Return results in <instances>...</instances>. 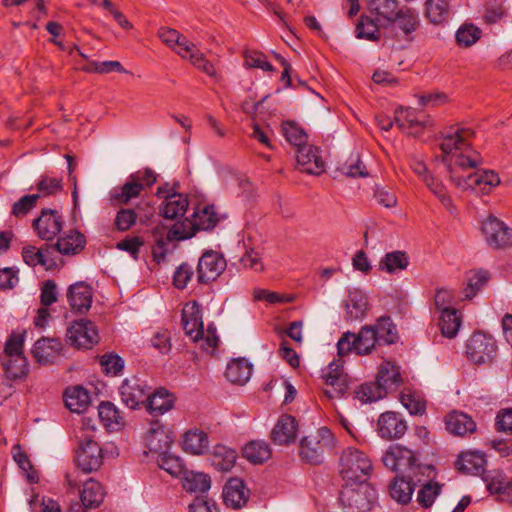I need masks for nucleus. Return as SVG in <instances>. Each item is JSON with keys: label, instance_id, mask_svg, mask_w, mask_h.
Returning a JSON list of instances; mask_svg holds the SVG:
<instances>
[{"label": "nucleus", "instance_id": "412c9836", "mask_svg": "<svg viewBox=\"0 0 512 512\" xmlns=\"http://www.w3.org/2000/svg\"><path fill=\"white\" fill-rule=\"evenodd\" d=\"M145 439L149 450L159 454L167 451L173 442L171 432L158 420L151 422Z\"/></svg>", "mask_w": 512, "mask_h": 512}, {"label": "nucleus", "instance_id": "c03bdc74", "mask_svg": "<svg viewBox=\"0 0 512 512\" xmlns=\"http://www.w3.org/2000/svg\"><path fill=\"white\" fill-rule=\"evenodd\" d=\"M193 226L196 230L209 231L216 227L219 217L213 205H205L194 212Z\"/></svg>", "mask_w": 512, "mask_h": 512}, {"label": "nucleus", "instance_id": "c9c22d12", "mask_svg": "<svg viewBox=\"0 0 512 512\" xmlns=\"http://www.w3.org/2000/svg\"><path fill=\"white\" fill-rule=\"evenodd\" d=\"M100 421L109 431H119L125 425L124 417L111 402H102L98 408Z\"/></svg>", "mask_w": 512, "mask_h": 512}, {"label": "nucleus", "instance_id": "1a4fd4ad", "mask_svg": "<svg viewBox=\"0 0 512 512\" xmlns=\"http://www.w3.org/2000/svg\"><path fill=\"white\" fill-rule=\"evenodd\" d=\"M481 231L486 244L493 250L512 248V228L494 215H489L483 222Z\"/></svg>", "mask_w": 512, "mask_h": 512}, {"label": "nucleus", "instance_id": "a211bd4d", "mask_svg": "<svg viewBox=\"0 0 512 512\" xmlns=\"http://www.w3.org/2000/svg\"><path fill=\"white\" fill-rule=\"evenodd\" d=\"M105 491L103 486L96 480H87L80 491L81 503H73L70 512H86V509L97 508L104 500Z\"/></svg>", "mask_w": 512, "mask_h": 512}, {"label": "nucleus", "instance_id": "f3484780", "mask_svg": "<svg viewBox=\"0 0 512 512\" xmlns=\"http://www.w3.org/2000/svg\"><path fill=\"white\" fill-rule=\"evenodd\" d=\"M63 224V217L53 209H43L40 216L33 221L38 237L45 241L53 240L61 232Z\"/></svg>", "mask_w": 512, "mask_h": 512}, {"label": "nucleus", "instance_id": "7c9ffc66", "mask_svg": "<svg viewBox=\"0 0 512 512\" xmlns=\"http://www.w3.org/2000/svg\"><path fill=\"white\" fill-rule=\"evenodd\" d=\"M485 454L480 451L462 452L457 461V468L467 474L482 475L486 467Z\"/></svg>", "mask_w": 512, "mask_h": 512}, {"label": "nucleus", "instance_id": "a19ab883", "mask_svg": "<svg viewBox=\"0 0 512 512\" xmlns=\"http://www.w3.org/2000/svg\"><path fill=\"white\" fill-rule=\"evenodd\" d=\"M56 250L64 255L77 254L85 247L84 235L78 231H70L68 234L58 238L54 244Z\"/></svg>", "mask_w": 512, "mask_h": 512}, {"label": "nucleus", "instance_id": "603ef678", "mask_svg": "<svg viewBox=\"0 0 512 512\" xmlns=\"http://www.w3.org/2000/svg\"><path fill=\"white\" fill-rule=\"evenodd\" d=\"M400 402L411 415H422L426 411V401L421 395L410 389H404L401 392Z\"/></svg>", "mask_w": 512, "mask_h": 512}, {"label": "nucleus", "instance_id": "49530a36", "mask_svg": "<svg viewBox=\"0 0 512 512\" xmlns=\"http://www.w3.org/2000/svg\"><path fill=\"white\" fill-rule=\"evenodd\" d=\"M271 454L272 451L265 441H251L243 448V456L254 464L267 461Z\"/></svg>", "mask_w": 512, "mask_h": 512}, {"label": "nucleus", "instance_id": "37998d69", "mask_svg": "<svg viewBox=\"0 0 512 512\" xmlns=\"http://www.w3.org/2000/svg\"><path fill=\"white\" fill-rule=\"evenodd\" d=\"M373 332L379 341V345L394 344L398 339L396 326L388 316L380 317L374 325H371Z\"/></svg>", "mask_w": 512, "mask_h": 512}, {"label": "nucleus", "instance_id": "ddd939ff", "mask_svg": "<svg viewBox=\"0 0 512 512\" xmlns=\"http://www.w3.org/2000/svg\"><path fill=\"white\" fill-rule=\"evenodd\" d=\"M67 342L77 348L90 349L99 341L95 324L87 319L75 321L66 333Z\"/></svg>", "mask_w": 512, "mask_h": 512}, {"label": "nucleus", "instance_id": "20e7f679", "mask_svg": "<svg viewBox=\"0 0 512 512\" xmlns=\"http://www.w3.org/2000/svg\"><path fill=\"white\" fill-rule=\"evenodd\" d=\"M373 469L370 458L361 450L348 447L339 458V473L345 483L367 481Z\"/></svg>", "mask_w": 512, "mask_h": 512}, {"label": "nucleus", "instance_id": "2eb2a0df", "mask_svg": "<svg viewBox=\"0 0 512 512\" xmlns=\"http://www.w3.org/2000/svg\"><path fill=\"white\" fill-rule=\"evenodd\" d=\"M75 461L77 466L85 473L98 470L103 462L100 445L91 438L82 439L76 450Z\"/></svg>", "mask_w": 512, "mask_h": 512}, {"label": "nucleus", "instance_id": "4be33fe9", "mask_svg": "<svg viewBox=\"0 0 512 512\" xmlns=\"http://www.w3.org/2000/svg\"><path fill=\"white\" fill-rule=\"evenodd\" d=\"M147 393L146 386L136 378L125 379L119 388L122 402L130 409H135L140 404L145 403Z\"/></svg>", "mask_w": 512, "mask_h": 512}, {"label": "nucleus", "instance_id": "69168bd1", "mask_svg": "<svg viewBox=\"0 0 512 512\" xmlns=\"http://www.w3.org/2000/svg\"><path fill=\"white\" fill-rule=\"evenodd\" d=\"M37 189L43 196L55 195L63 189L62 179L50 176H42L37 184Z\"/></svg>", "mask_w": 512, "mask_h": 512}, {"label": "nucleus", "instance_id": "4468645a", "mask_svg": "<svg viewBox=\"0 0 512 512\" xmlns=\"http://www.w3.org/2000/svg\"><path fill=\"white\" fill-rule=\"evenodd\" d=\"M227 262L224 256L213 250L202 254L197 265V280L207 284L215 281L226 269Z\"/></svg>", "mask_w": 512, "mask_h": 512}, {"label": "nucleus", "instance_id": "423d86ee", "mask_svg": "<svg viewBox=\"0 0 512 512\" xmlns=\"http://www.w3.org/2000/svg\"><path fill=\"white\" fill-rule=\"evenodd\" d=\"M24 335L12 333L6 342L2 366L8 380L21 379L28 372L27 359L23 354Z\"/></svg>", "mask_w": 512, "mask_h": 512}, {"label": "nucleus", "instance_id": "a18cd8bd", "mask_svg": "<svg viewBox=\"0 0 512 512\" xmlns=\"http://www.w3.org/2000/svg\"><path fill=\"white\" fill-rule=\"evenodd\" d=\"M409 265V259L404 251H392L386 253L379 262V270L389 274L405 270Z\"/></svg>", "mask_w": 512, "mask_h": 512}, {"label": "nucleus", "instance_id": "ea45409f", "mask_svg": "<svg viewBox=\"0 0 512 512\" xmlns=\"http://www.w3.org/2000/svg\"><path fill=\"white\" fill-rule=\"evenodd\" d=\"M237 458L234 449L224 445H216L209 457L211 464L219 471H229L233 468Z\"/></svg>", "mask_w": 512, "mask_h": 512}, {"label": "nucleus", "instance_id": "e2e57ef3", "mask_svg": "<svg viewBox=\"0 0 512 512\" xmlns=\"http://www.w3.org/2000/svg\"><path fill=\"white\" fill-rule=\"evenodd\" d=\"M167 232L173 241H182L193 237L196 230L192 221L185 220L183 222H176Z\"/></svg>", "mask_w": 512, "mask_h": 512}, {"label": "nucleus", "instance_id": "5fc2aeb1", "mask_svg": "<svg viewBox=\"0 0 512 512\" xmlns=\"http://www.w3.org/2000/svg\"><path fill=\"white\" fill-rule=\"evenodd\" d=\"M157 463L161 469L174 477L183 476L187 470L180 457L168 454L167 451L158 455Z\"/></svg>", "mask_w": 512, "mask_h": 512}, {"label": "nucleus", "instance_id": "864d4df0", "mask_svg": "<svg viewBox=\"0 0 512 512\" xmlns=\"http://www.w3.org/2000/svg\"><path fill=\"white\" fill-rule=\"evenodd\" d=\"M426 17L434 24H441L449 17L447 0H426Z\"/></svg>", "mask_w": 512, "mask_h": 512}, {"label": "nucleus", "instance_id": "0eeeda50", "mask_svg": "<svg viewBox=\"0 0 512 512\" xmlns=\"http://www.w3.org/2000/svg\"><path fill=\"white\" fill-rule=\"evenodd\" d=\"M333 446V435L326 427L319 428L315 434L303 437L299 444L300 458L311 464H320L324 453Z\"/></svg>", "mask_w": 512, "mask_h": 512}, {"label": "nucleus", "instance_id": "dca6fc26", "mask_svg": "<svg viewBox=\"0 0 512 512\" xmlns=\"http://www.w3.org/2000/svg\"><path fill=\"white\" fill-rule=\"evenodd\" d=\"M394 119L399 129L413 136H418L425 128L432 124V120L428 115L417 112L412 108L398 107L395 110Z\"/></svg>", "mask_w": 512, "mask_h": 512}, {"label": "nucleus", "instance_id": "4c0bfd02", "mask_svg": "<svg viewBox=\"0 0 512 512\" xmlns=\"http://www.w3.org/2000/svg\"><path fill=\"white\" fill-rule=\"evenodd\" d=\"M251 372V364L244 358H237L228 363L225 376L231 383L243 385L249 380Z\"/></svg>", "mask_w": 512, "mask_h": 512}, {"label": "nucleus", "instance_id": "6e6d98bb", "mask_svg": "<svg viewBox=\"0 0 512 512\" xmlns=\"http://www.w3.org/2000/svg\"><path fill=\"white\" fill-rule=\"evenodd\" d=\"M379 26L376 20L368 16H361L358 24L356 25V37L359 39H366L369 41H376L379 39Z\"/></svg>", "mask_w": 512, "mask_h": 512}, {"label": "nucleus", "instance_id": "6e6552de", "mask_svg": "<svg viewBox=\"0 0 512 512\" xmlns=\"http://www.w3.org/2000/svg\"><path fill=\"white\" fill-rule=\"evenodd\" d=\"M497 341L484 332L473 333L466 343L467 358L475 365H490L497 356Z\"/></svg>", "mask_w": 512, "mask_h": 512}, {"label": "nucleus", "instance_id": "4d7b16f0", "mask_svg": "<svg viewBox=\"0 0 512 512\" xmlns=\"http://www.w3.org/2000/svg\"><path fill=\"white\" fill-rule=\"evenodd\" d=\"M386 393L377 382L360 385L355 391V397L362 403H371L384 398Z\"/></svg>", "mask_w": 512, "mask_h": 512}, {"label": "nucleus", "instance_id": "09e8293b", "mask_svg": "<svg viewBox=\"0 0 512 512\" xmlns=\"http://www.w3.org/2000/svg\"><path fill=\"white\" fill-rule=\"evenodd\" d=\"M154 246L152 249L153 258L157 263L165 261L169 252V245L173 239L169 237V233L163 227L157 226L153 230Z\"/></svg>", "mask_w": 512, "mask_h": 512}, {"label": "nucleus", "instance_id": "cd10ccee", "mask_svg": "<svg viewBox=\"0 0 512 512\" xmlns=\"http://www.w3.org/2000/svg\"><path fill=\"white\" fill-rule=\"evenodd\" d=\"M445 425L448 432L460 437L470 435L476 430V423L472 417L458 411H453L446 416Z\"/></svg>", "mask_w": 512, "mask_h": 512}, {"label": "nucleus", "instance_id": "2f4dec72", "mask_svg": "<svg viewBox=\"0 0 512 512\" xmlns=\"http://www.w3.org/2000/svg\"><path fill=\"white\" fill-rule=\"evenodd\" d=\"M147 411L152 416L162 415L169 411L174 404V397L165 389H158L152 394L147 393L144 403Z\"/></svg>", "mask_w": 512, "mask_h": 512}, {"label": "nucleus", "instance_id": "c85d7f7f", "mask_svg": "<svg viewBox=\"0 0 512 512\" xmlns=\"http://www.w3.org/2000/svg\"><path fill=\"white\" fill-rule=\"evenodd\" d=\"M345 310L346 320H362L368 312V299L365 293L359 289L350 290L345 303Z\"/></svg>", "mask_w": 512, "mask_h": 512}, {"label": "nucleus", "instance_id": "f257e3e1", "mask_svg": "<svg viewBox=\"0 0 512 512\" xmlns=\"http://www.w3.org/2000/svg\"><path fill=\"white\" fill-rule=\"evenodd\" d=\"M473 137L474 131L471 128L460 127L446 135L440 144L442 160L447 166L452 182L458 188L487 195L500 184V178L492 170L465 173L468 169L476 168L483 163L480 153L470 145Z\"/></svg>", "mask_w": 512, "mask_h": 512}, {"label": "nucleus", "instance_id": "13d9d810", "mask_svg": "<svg viewBox=\"0 0 512 512\" xmlns=\"http://www.w3.org/2000/svg\"><path fill=\"white\" fill-rule=\"evenodd\" d=\"M442 485L438 482L428 481L418 491L417 501L424 508H429L433 505L435 499L441 493Z\"/></svg>", "mask_w": 512, "mask_h": 512}, {"label": "nucleus", "instance_id": "72a5a7b5", "mask_svg": "<svg viewBox=\"0 0 512 512\" xmlns=\"http://www.w3.org/2000/svg\"><path fill=\"white\" fill-rule=\"evenodd\" d=\"M188 198L183 194L173 193L167 195L160 206V214L166 219H176L185 214L188 208Z\"/></svg>", "mask_w": 512, "mask_h": 512}, {"label": "nucleus", "instance_id": "3c124183", "mask_svg": "<svg viewBox=\"0 0 512 512\" xmlns=\"http://www.w3.org/2000/svg\"><path fill=\"white\" fill-rule=\"evenodd\" d=\"M461 325V318L458 315L456 309H444L441 312L439 327L444 336L452 338L454 337Z\"/></svg>", "mask_w": 512, "mask_h": 512}, {"label": "nucleus", "instance_id": "473e14b6", "mask_svg": "<svg viewBox=\"0 0 512 512\" xmlns=\"http://www.w3.org/2000/svg\"><path fill=\"white\" fill-rule=\"evenodd\" d=\"M398 0H369L368 10L381 25L392 19L400 9Z\"/></svg>", "mask_w": 512, "mask_h": 512}, {"label": "nucleus", "instance_id": "6ab92c4d", "mask_svg": "<svg viewBox=\"0 0 512 512\" xmlns=\"http://www.w3.org/2000/svg\"><path fill=\"white\" fill-rule=\"evenodd\" d=\"M407 431L406 421L395 412L382 413L378 419V433L382 438H401Z\"/></svg>", "mask_w": 512, "mask_h": 512}, {"label": "nucleus", "instance_id": "774afa93", "mask_svg": "<svg viewBox=\"0 0 512 512\" xmlns=\"http://www.w3.org/2000/svg\"><path fill=\"white\" fill-rule=\"evenodd\" d=\"M39 198L40 194L25 195L21 197L17 202L13 204L12 214L16 217L26 215L36 206Z\"/></svg>", "mask_w": 512, "mask_h": 512}, {"label": "nucleus", "instance_id": "79ce46f5", "mask_svg": "<svg viewBox=\"0 0 512 512\" xmlns=\"http://www.w3.org/2000/svg\"><path fill=\"white\" fill-rule=\"evenodd\" d=\"M412 478L410 473L402 477L397 476L390 486L391 497L401 504L410 502L414 491Z\"/></svg>", "mask_w": 512, "mask_h": 512}, {"label": "nucleus", "instance_id": "39448f33", "mask_svg": "<svg viewBox=\"0 0 512 512\" xmlns=\"http://www.w3.org/2000/svg\"><path fill=\"white\" fill-rule=\"evenodd\" d=\"M339 499L346 512H367L376 500V490L367 481L345 483Z\"/></svg>", "mask_w": 512, "mask_h": 512}, {"label": "nucleus", "instance_id": "f704fd0d", "mask_svg": "<svg viewBox=\"0 0 512 512\" xmlns=\"http://www.w3.org/2000/svg\"><path fill=\"white\" fill-rule=\"evenodd\" d=\"M402 381L398 366L391 362H383L380 365L376 382L384 389L386 394L389 390L397 389Z\"/></svg>", "mask_w": 512, "mask_h": 512}, {"label": "nucleus", "instance_id": "0e129e2a", "mask_svg": "<svg viewBox=\"0 0 512 512\" xmlns=\"http://www.w3.org/2000/svg\"><path fill=\"white\" fill-rule=\"evenodd\" d=\"M244 65L248 68H259L263 71H273V66L266 60L265 55L259 51H245Z\"/></svg>", "mask_w": 512, "mask_h": 512}, {"label": "nucleus", "instance_id": "c756f323", "mask_svg": "<svg viewBox=\"0 0 512 512\" xmlns=\"http://www.w3.org/2000/svg\"><path fill=\"white\" fill-rule=\"evenodd\" d=\"M142 190L143 183L132 174L122 187H115L110 191V200L114 205H125L131 199L138 197Z\"/></svg>", "mask_w": 512, "mask_h": 512}, {"label": "nucleus", "instance_id": "58836bf2", "mask_svg": "<svg viewBox=\"0 0 512 512\" xmlns=\"http://www.w3.org/2000/svg\"><path fill=\"white\" fill-rule=\"evenodd\" d=\"M64 401L71 412L83 413L90 404V396L84 388L75 386L65 391Z\"/></svg>", "mask_w": 512, "mask_h": 512}, {"label": "nucleus", "instance_id": "bb28decb", "mask_svg": "<svg viewBox=\"0 0 512 512\" xmlns=\"http://www.w3.org/2000/svg\"><path fill=\"white\" fill-rule=\"evenodd\" d=\"M483 480L491 494H496L500 501L512 504V479L507 478L500 471H494L492 474L485 476Z\"/></svg>", "mask_w": 512, "mask_h": 512}, {"label": "nucleus", "instance_id": "aec40b11", "mask_svg": "<svg viewBox=\"0 0 512 512\" xmlns=\"http://www.w3.org/2000/svg\"><path fill=\"white\" fill-rule=\"evenodd\" d=\"M66 296L73 311L85 313L91 307L93 298L92 288L83 281L70 285Z\"/></svg>", "mask_w": 512, "mask_h": 512}, {"label": "nucleus", "instance_id": "9d476101", "mask_svg": "<svg viewBox=\"0 0 512 512\" xmlns=\"http://www.w3.org/2000/svg\"><path fill=\"white\" fill-rule=\"evenodd\" d=\"M420 25L418 13L408 7H401L396 15L389 20L384 28L391 38L397 40H411V34L414 33Z\"/></svg>", "mask_w": 512, "mask_h": 512}, {"label": "nucleus", "instance_id": "a878e982", "mask_svg": "<svg viewBox=\"0 0 512 512\" xmlns=\"http://www.w3.org/2000/svg\"><path fill=\"white\" fill-rule=\"evenodd\" d=\"M296 435L297 422L291 415H282L271 431V439L276 445H289Z\"/></svg>", "mask_w": 512, "mask_h": 512}, {"label": "nucleus", "instance_id": "5701e85b", "mask_svg": "<svg viewBox=\"0 0 512 512\" xmlns=\"http://www.w3.org/2000/svg\"><path fill=\"white\" fill-rule=\"evenodd\" d=\"M62 344L56 338H41L34 344L33 356L40 364H52L60 356Z\"/></svg>", "mask_w": 512, "mask_h": 512}, {"label": "nucleus", "instance_id": "e433bc0d", "mask_svg": "<svg viewBox=\"0 0 512 512\" xmlns=\"http://www.w3.org/2000/svg\"><path fill=\"white\" fill-rule=\"evenodd\" d=\"M209 446L207 434L197 428L188 430L183 436L182 447L184 451L193 454H203Z\"/></svg>", "mask_w": 512, "mask_h": 512}, {"label": "nucleus", "instance_id": "680f3d73", "mask_svg": "<svg viewBox=\"0 0 512 512\" xmlns=\"http://www.w3.org/2000/svg\"><path fill=\"white\" fill-rule=\"evenodd\" d=\"M100 365L102 371L109 376H117L124 369V361L117 354L109 353L104 354L100 358Z\"/></svg>", "mask_w": 512, "mask_h": 512}, {"label": "nucleus", "instance_id": "8fccbe9b", "mask_svg": "<svg viewBox=\"0 0 512 512\" xmlns=\"http://www.w3.org/2000/svg\"><path fill=\"white\" fill-rule=\"evenodd\" d=\"M182 478L183 487L188 492L204 493L210 488V478L204 473L186 470Z\"/></svg>", "mask_w": 512, "mask_h": 512}, {"label": "nucleus", "instance_id": "f03ea898", "mask_svg": "<svg viewBox=\"0 0 512 512\" xmlns=\"http://www.w3.org/2000/svg\"><path fill=\"white\" fill-rule=\"evenodd\" d=\"M158 36L180 57L188 59L197 69L210 77L216 75V69L213 64L205 58V55L194 43L189 41L180 32L172 28L162 27L158 31Z\"/></svg>", "mask_w": 512, "mask_h": 512}, {"label": "nucleus", "instance_id": "393cba45", "mask_svg": "<svg viewBox=\"0 0 512 512\" xmlns=\"http://www.w3.org/2000/svg\"><path fill=\"white\" fill-rule=\"evenodd\" d=\"M248 498L249 490L241 479L231 478L224 486L223 499L228 507L240 509L247 503Z\"/></svg>", "mask_w": 512, "mask_h": 512}, {"label": "nucleus", "instance_id": "de8ad7c7", "mask_svg": "<svg viewBox=\"0 0 512 512\" xmlns=\"http://www.w3.org/2000/svg\"><path fill=\"white\" fill-rule=\"evenodd\" d=\"M354 342H356V353L358 355H368L376 345H379L376 333L373 332L372 326L370 325L363 326L359 333L357 335L355 334Z\"/></svg>", "mask_w": 512, "mask_h": 512}, {"label": "nucleus", "instance_id": "9b49d317", "mask_svg": "<svg viewBox=\"0 0 512 512\" xmlns=\"http://www.w3.org/2000/svg\"><path fill=\"white\" fill-rule=\"evenodd\" d=\"M383 464L395 472L407 473L414 476V470L421 469L416 465L417 459L412 450L400 446H391L382 457Z\"/></svg>", "mask_w": 512, "mask_h": 512}, {"label": "nucleus", "instance_id": "7ed1b4c3", "mask_svg": "<svg viewBox=\"0 0 512 512\" xmlns=\"http://www.w3.org/2000/svg\"><path fill=\"white\" fill-rule=\"evenodd\" d=\"M182 325L185 334L193 342L201 341V348L207 353H213L219 342L216 330L208 328L204 336L202 313L200 306L196 302L187 303L182 310Z\"/></svg>", "mask_w": 512, "mask_h": 512}, {"label": "nucleus", "instance_id": "bf43d9fd", "mask_svg": "<svg viewBox=\"0 0 512 512\" xmlns=\"http://www.w3.org/2000/svg\"><path fill=\"white\" fill-rule=\"evenodd\" d=\"M489 274L487 271H473L468 275L467 286L464 290L465 297L472 299L488 282Z\"/></svg>", "mask_w": 512, "mask_h": 512}, {"label": "nucleus", "instance_id": "338daca9", "mask_svg": "<svg viewBox=\"0 0 512 512\" xmlns=\"http://www.w3.org/2000/svg\"><path fill=\"white\" fill-rule=\"evenodd\" d=\"M480 37V30L474 25H464L456 33L459 45L468 47L474 44Z\"/></svg>", "mask_w": 512, "mask_h": 512}, {"label": "nucleus", "instance_id": "f8f14e48", "mask_svg": "<svg viewBox=\"0 0 512 512\" xmlns=\"http://www.w3.org/2000/svg\"><path fill=\"white\" fill-rule=\"evenodd\" d=\"M323 378L327 388L324 394L328 398H339L349 389L348 375L344 372L343 361L341 359L332 361L328 367L323 370Z\"/></svg>", "mask_w": 512, "mask_h": 512}, {"label": "nucleus", "instance_id": "052dcab7", "mask_svg": "<svg viewBox=\"0 0 512 512\" xmlns=\"http://www.w3.org/2000/svg\"><path fill=\"white\" fill-rule=\"evenodd\" d=\"M282 130L286 140L298 147V149L307 145L308 136L300 127L290 122H285L282 125Z\"/></svg>", "mask_w": 512, "mask_h": 512}, {"label": "nucleus", "instance_id": "b1692460", "mask_svg": "<svg viewBox=\"0 0 512 512\" xmlns=\"http://www.w3.org/2000/svg\"><path fill=\"white\" fill-rule=\"evenodd\" d=\"M297 163L303 172L319 175L324 171V161L318 149L312 145H304L297 151Z\"/></svg>", "mask_w": 512, "mask_h": 512}]
</instances>
